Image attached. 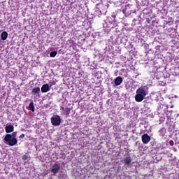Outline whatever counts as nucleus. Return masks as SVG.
I'll return each instance as SVG.
<instances>
[{
  "label": "nucleus",
  "instance_id": "1",
  "mask_svg": "<svg viewBox=\"0 0 179 179\" xmlns=\"http://www.w3.org/2000/svg\"><path fill=\"white\" fill-rule=\"evenodd\" d=\"M17 136V132H13L12 134H6L4 137V141L6 145L9 146H15V145L17 144V139L16 138Z\"/></svg>",
  "mask_w": 179,
  "mask_h": 179
},
{
  "label": "nucleus",
  "instance_id": "2",
  "mask_svg": "<svg viewBox=\"0 0 179 179\" xmlns=\"http://www.w3.org/2000/svg\"><path fill=\"white\" fill-rule=\"evenodd\" d=\"M146 87L145 86H141L140 88L137 89L135 96V100L138 103H141L145 99V96L148 94V92H146Z\"/></svg>",
  "mask_w": 179,
  "mask_h": 179
},
{
  "label": "nucleus",
  "instance_id": "3",
  "mask_svg": "<svg viewBox=\"0 0 179 179\" xmlns=\"http://www.w3.org/2000/svg\"><path fill=\"white\" fill-rule=\"evenodd\" d=\"M51 122L52 125H54V127H58L59 125H61V117L59 115H53L51 117Z\"/></svg>",
  "mask_w": 179,
  "mask_h": 179
},
{
  "label": "nucleus",
  "instance_id": "4",
  "mask_svg": "<svg viewBox=\"0 0 179 179\" xmlns=\"http://www.w3.org/2000/svg\"><path fill=\"white\" fill-rule=\"evenodd\" d=\"M61 169V166L58 164H55L53 166H52V168L50 169L51 173L55 176L58 171Z\"/></svg>",
  "mask_w": 179,
  "mask_h": 179
},
{
  "label": "nucleus",
  "instance_id": "5",
  "mask_svg": "<svg viewBox=\"0 0 179 179\" xmlns=\"http://www.w3.org/2000/svg\"><path fill=\"white\" fill-rule=\"evenodd\" d=\"M142 142L146 145L147 143H149L150 142V137L148 134H143L141 137Z\"/></svg>",
  "mask_w": 179,
  "mask_h": 179
},
{
  "label": "nucleus",
  "instance_id": "6",
  "mask_svg": "<svg viewBox=\"0 0 179 179\" xmlns=\"http://www.w3.org/2000/svg\"><path fill=\"white\" fill-rule=\"evenodd\" d=\"M50 90V85L48 84H45L41 87L42 93H47Z\"/></svg>",
  "mask_w": 179,
  "mask_h": 179
},
{
  "label": "nucleus",
  "instance_id": "7",
  "mask_svg": "<svg viewBox=\"0 0 179 179\" xmlns=\"http://www.w3.org/2000/svg\"><path fill=\"white\" fill-rule=\"evenodd\" d=\"M13 129H15V127H13V126L8 125L6 127V134H10V132H13Z\"/></svg>",
  "mask_w": 179,
  "mask_h": 179
},
{
  "label": "nucleus",
  "instance_id": "8",
  "mask_svg": "<svg viewBox=\"0 0 179 179\" xmlns=\"http://www.w3.org/2000/svg\"><path fill=\"white\" fill-rule=\"evenodd\" d=\"M115 83L116 86H120V84L122 83V78L117 77L115 80Z\"/></svg>",
  "mask_w": 179,
  "mask_h": 179
},
{
  "label": "nucleus",
  "instance_id": "9",
  "mask_svg": "<svg viewBox=\"0 0 179 179\" xmlns=\"http://www.w3.org/2000/svg\"><path fill=\"white\" fill-rule=\"evenodd\" d=\"M124 162L125 164H127V166H129V164H131L132 162V159H131V157H128L124 159Z\"/></svg>",
  "mask_w": 179,
  "mask_h": 179
},
{
  "label": "nucleus",
  "instance_id": "10",
  "mask_svg": "<svg viewBox=\"0 0 179 179\" xmlns=\"http://www.w3.org/2000/svg\"><path fill=\"white\" fill-rule=\"evenodd\" d=\"M1 40H6L8 38V32L3 31L1 34Z\"/></svg>",
  "mask_w": 179,
  "mask_h": 179
},
{
  "label": "nucleus",
  "instance_id": "11",
  "mask_svg": "<svg viewBox=\"0 0 179 179\" xmlns=\"http://www.w3.org/2000/svg\"><path fill=\"white\" fill-rule=\"evenodd\" d=\"M32 93L34 94H38L40 93V87H34L32 90Z\"/></svg>",
  "mask_w": 179,
  "mask_h": 179
},
{
  "label": "nucleus",
  "instance_id": "12",
  "mask_svg": "<svg viewBox=\"0 0 179 179\" xmlns=\"http://www.w3.org/2000/svg\"><path fill=\"white\" fill-rule=\"evenodd\" d=\"M29 109L32 111V113H34V103L33 101L29 103Z\"/></svg>",
  "mask_w": 179,
  "mask_h": 179
},
{
  "label": "nucleus",
  "instance_id": "13",
  "mask_svg": "<svg viewBox=\"0 0 179 179\" xmlns=\"http://www.w3.org/2000/svg\"><path fill=\"white\" fill-rule=\"evenodd\" d=\"M64 114H66V115H69V114H71V108H66L64 109Z\"/></svg>",
  "mask_w": 179,
  "mask_h": 179
},
{
  "label": "nucleus",
  "instance_id": "14",
  "mask_svg": "<svg viewBox=\"0 0 179 179\" xmlns=\"http://www.w3.org/2000/svg\"><path fill=\"white\" fill-rule=\"evenodd\" d=\"M50 55L52 58H54V57L57 55V52L56 51L51 52Z\"/></svg>",
  "mask_w": 179,
  "mask_h": 179
},
{
  "label": "nucleus",
  "instance_id": "15",
  "mask_svg": "<svg viewBox=\"0 0 179 179\" xmlns=\"http://www.w3.org/2000/svg\"><path fill=\"white\" fill-rule=\"evenodd\" d=\"M22 159L23 160H27V155H23Z\"/></svg>",
  "mask_w": 179,
  "mask_h": 179
},
{
  "label": "nucleus",
  "instance_id": "16",
  "mask_svg": "<svg viewBox=\"0 0 179 179\" xmlns=\"http://www.w3.org/2000/svg\"><path fill=\"white\" fill-rule=\"evenodd\" d=\"M169 144L171 145V146H173V145H174V141H170Z\"/></svg>",
  "mask_w": 179,
  "mask_h": 179
},
{
  "label": "nucleus",
  "instance_id": "17",
  "mask_svg": "<svg viewBox=\"0 0 179 179\" xmlns=\"http://www.w3.org/2000/svg\"><path fill=\"white\" fill-rule=\"evenodd\" d=\"M20 138H24V134H21V135L20 136Z\"/></svg>",
  "mask_w": 179,
  "mask_h": 179
},
{
  "label": "nucleus",
  "instance_id": "18",
  "mask_svg": "<svg viewBox=\"0 0 179 179\" xmlns=\"http://www.w3.org/2000/svg\"><path fill=\"white\" fill-rule=\"evenodd\" d=\"M61 108H62V110L63 111H65V108L62 107Z\"/></svg>",
  "mask_w": 179,
  "mask_h": 179
},
{
  "label": "nucleus",
  "instance_id": "19",
  "mask_svg": "<svg viewBox=\"0 0 179 179\" xmlns=\"http://www.w3.org/2000/svg\"><path fill=\"white\" fill-rule=\"evenodd\" d=\"M147 22L149 23V22H150V20L149 19L147 20Z\"/></svg>",
  "mask_w": 179,
  "mask_h": 179
}]
</instances>
